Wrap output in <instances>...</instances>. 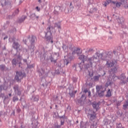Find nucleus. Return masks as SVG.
Listing matches in <instances>:
<instances>
[{
  "instance_id": "f257e3e1",
  "label": "nucleus",
  "mask_w": 128,
  "mask_h": 128,
  "mask_svg": "<svg viewBox=\"0 0 128 128\" xmlns=\"http://www.w3.org/2000/svg\"><path fill=\"white\" fill-rule=\"evenodd\" d=\"M112 58V52H104L100 54L96 52L92 57L88 59V64L86 65L87 68H92V62H96L98 60H106V66L107 68H112V66H116V61L114 60H110Z\"/></svg>"
},
{
  "instance_id": "f03ea898",
  "label": "nucleus",
  "mask_w": 128,
  "mask_h": 128,
  "mask_svg": "<svg viewBox=\"0 0 128 128\" xmlns=\"http://www.w3.org/2000/svg\"><path fill=\"white\" fill-rule=\"evenodd\" d=\"M88 116L90 118V122L92 124V122H93V123L91 124V128H96V126L98 124V122H96L94 120L96 118V113L93 112L92 114H88Z\"/></svg>"
},
{
  "instance_id": "7ed1b4c3",
  "label": "nucleus",
  "mask_w": 128,
  "mask_h": 128,
  "mask_svg": "<svg viewBox=\"0 0 128 128\" xmlns=\"http://www.w3.org/2000/svg\"><path fill=\"white\" fill-rule=\"evenodd\" d=\"M26 76V73L22 72H16V76H15V80L17 82H20L21 80L24 78V77Z\"/></svg>"
},
{
  "instance_id": "20e7f679",
  "label": "nucleus",
  "mask_w": 128,
  "mask_h": 128,
  "mask_svg": "<svg viewBox=\"0 0 128 128\" xmlns=\"http://www.w3.org/2000/svg\"><path fill=\"white\" fill-rule=\"evenodd\" d=\"M96 90L100 96H104V92H106V88L102 87V86H96Z\"/></svg>"
},
{
  "instance_id": "39448f33",
  "label": "nucleus",
  "mask_w": 128,
  "mask_h": 128,
  "mask_svg": "<svg viewBox=\"0 0 128 128\" xmlns=\"http://www.w3.org/2000/svg\"><path fill=\"white\" fill-rule=\"evenodd\" d=\"M114 77L117 78L118 80H120V84H126V76L124 74H121L120 76H115Z\"/></svg>"
},
{
  "instance_id": "423d86ee",
  "label": "nucleus",
  "mask_w": 128,
  "mask_h": 128,
  "mask_svg": "<svg viewBox=\"0 0 128 128\" xmlns=\"http://www.w3.org/2000/svg\"><path fill=\"white\" fill-rule=\"evenodd\" d=\"M46 38L48 42H50L51 44L54 42V41H52V32H49V34H48V35L46 34Z\"/></svg>"
},
{
  "instance_id": "0eeeda50",
  "label": "nucleus",
  "mask_w": 128,
  "mask_h": 128,
  "mask_svg": "<svg viewBox=\"0 0 128 128\" xmlns=\"http://www.w3.org/2000/svg\"><path fill=\"white\" fill-rule=\"evenodd\" d=\"M14 92L18 94V96H20L22 92H20V88H18V86L15 85L14 86Z\"/></svg>"
},
{
  "instance_id": "6e6552de",
  "label": "nucleus",
  "mask_w": 128,
  "mask_h": 128,
  "mask_svg": "<svg viewBox=\"0 0 128 128\" xmlns=\"http://www.w3.org/2000/svg\"><path fill=\"white\" fill-rule=\"evenodd\" d=\"M120 26L122 28H124V30L127 28L126 25V23H124V20L122 18H120Z\"/></svg>"
},
{
  "instance_id": "1a4fd4ad",
  "label": "nucleus",
  "mask_w": 128,
  "mask_h": 128,
  "mask_svg": "<svg viewBox=\"0 0 128 128\" xmlns=\"http://www.w3.org/2000/svg\"><path fill=\"white\" fill-rule=\"evenodd\" d=\"M72 60V56H68V59H65L64 60V64L68 66V64H70Z\"/></svg>"
},
{
  "instance_id": "9d476101",
  "label": "nucleus",
  "mask_w": 128,
  "mask_h": 128,
  "mask_svg": "<svg viewBox=\"0 0 128 128\" xmlns=\"http://www.w3.org/2000/svg\"><path fill=\"white\" fill-rule=\"evenodd\" d=\"M92 106L94 110H96V112L98 111V110L100 109V103L93 102L92 103Z\"/></svg>"
},
{
  "instance_id": "9b49d317",
  "label": "nucleus",
  "mask_w": 128,
  "mask_h": 128,
  "mask_svg": "<svg viewBox=\"0 0 128 128\" xmlns=\"http://www.w3.org/2000/svg\"><path fill=\"white\" fill-rule=\"evenodd\" d=\"M36 36H32V40L30 41L31 44H32L31 48H34V42H36Z\"/></svg>"
},
{
  "instance_id": "f8f14e48",
  "label": "nucleus",
  "mask_w": 128,
  "mask_h": 128,
  "mask_svg": "<svg viewBox=\"0 0 128 128\" xmlns=\"http://www.w3.org/2000/svg\"><path fill=\"white\" fill-rule=\"evenodd\" d=\"M112 4H115L116 8H120V6L122 4V2H112Z\"/></svg>"
},
{
  "instance_id": "ddd939ff",
  "label": "nucleus",
  "mask_w": 128,
  "mask_h": 128,
  "mask_svg": "<svg viewBox=\"0 0 128 128\" xmlns=\"http://www.w3.org/2000/svg\"><path fill=\"white\" fill-rule=\"evenodd\" d=\"M12 48H14L15 50H18L20 48V44L18 42H14L12 44Z\"/></svg>"
},
{
  "instance_id": "4468645a",
  "label": "nucleus",
  "mask_w": 128,
  "mask_h": 128,
  "mask_svg": "<svg viewBox=\"0 0 128 128\" xmlns=\"http://www.w3.org/2000/svg\"><path fill=\"white\" fill-rule=\"evenodd\" d=\"M76 54L78 56H80V54H82V51H80V49L77 48L76 50L73 51L72 52V54Z\"/></svg>"
},
{
  "instance_id": "2eb2a0df",
  "label": "nucleus",
  "mask_w": 128,
  "mask_h": 128,
  "mask_svg": "<svg viewBox=\"0 0 128 128\" xmlns=\"http://www.w3.org/2000/svg\"><path fill=\"white\" fill-rule=\"evenodd\" d=\"M30 18H32L33 20H38L39 16H36V14H32L30 16Z\"/></svg>"
},
{
  "instance_id": "dca6fc26",
  "label": "nucleus",
  "mask_w": 128,
  "mask_h": 128,
  "mask_svg": "<svg viewBox=\"0 0 128 128\" xmlns=\"http://www.w3.org/2000/svg\"><path fill=\"white\" fill-rule=\"evenodd\" d=\"M100 78V75H97L93 77V80L94 82H98Z\"/></svg>"
},
{
  "instance_id": "f3484780",
  "label": "nucleus",
  "mask_w": 128,
  "mask_h": 128,
  "mask_svg": "<svg viewBox=\"0 0 128 128\" xmlns=\"http://www.w3.org/2000/svg\"><path fill=\"white\" fill-rule=\"evenodd\" d=\"M112 2H114V1H112V0H106L105 2H104V6H106L110 4H112Z\"/></svg>"
},
{
  "instance_id": "a211bd4d",
  "label": "nucleus",
  "mask_w": 128,
  "mask_h": 128,
  "mask_svg": "<svg viewBox=\"0 0 128 128\" xmlns=\"http://www.w3.org/2000/svg\"><path fill=\"white\" fill-rule=\"evenodd\" d=\"M128 100H126V102L124 103V104L123 105V108L126 110L128 109Z\"/></svg>"
},
{
  "instance_id": "6ab92c4d",
  "label": "nucleus",
  "mask_w": 128,
  "mask_h": 128,
  "mask_svg": "<svg viewBox=\"0 0 128 128\" xmlns=\"http://www.w3.org/2000/svg\"><path fill=\"white\" fill-rule=\"evenodd\" d=\"M49 60H50L51 62H54V64H56V60H54V57H52V56H50L49 58Z\"/></svg>"
},
{
  "instance_id": "aec40b11",
  "label": "nucleus",
  "mask_w": 128,
  "mask_h": 128,
  "mask_svg": "<svg viewBox=\"0 0 128 128\" xmlns=\"http://www.w3.org/2000/svg\"><path fill=\"white\" fill-rule=\"evenodd\" d=\"M79 60H80L82 62H84V60H86V56L84 55H80L79 56Z\"/></svg>"
},
{
  "instance_id": "412c9836",
  "label": "nucleus",
  "mask_w": 128,
  "mask_h": 128,
  "mask_svg": "<svg viewBox=\"0 0 128 128\" xmlns=\"http://www.w3.org/2000/svg\"><path fill=\"white\" fill-rule=\"evenodd\" d=\"M32 100L34 102H38V100H40V97L38 96H33Z\"/></svg>"
},
{
  "instance_id": "4be33fe9",
  "label": "nucleus",
  "mask_w": 128,
  "mask_h": 128,
  "mask_svg": "<svg viewBox=\"0 0 128 128\" xmlns=\"http://www.w3.org/2000/svg\"><path fill=\"white\" fill-rule=\"evenodd\" d=\"M52 27H51L50 26H49L47 28V32L46 33V36H48V34H50V32H52Z\"/></svg>"
},
{
  "instance_id": "5701e85b",
  "label": "nucleus",
  "mask_w": 128,
  "mask_h": 128,
  "mask_svg": "<svg viewBox=\"0 0 128 128\" xmlns=\"http://www.w3.org/2000/svg\"><path fill=\"white\" fill-rule=\"evenodd\" d=\"M116 128H124L122 127V124L121 123H116Z\"/></svg>"
},
{
  "instance_id": "b1692460",
  "label": "nucleus",
  "mask_w": 128,
  "mask_h": 128,
  "mask_svg": "<svg viewBox=\"0 0 128 128\" xmlns=\"http://www.w3.org/2000/svg\"><path fill=\"white\" fill-rule=\"evenodd\" d=\"M26 18V16H22V18L20 19V22H24Z\"/></svg>"
},
{
  "instance_id": "393cba45",
  "label": "nucleus",
  "mask_w": 128,
  "mask_h": 128,
  "mask_svg": "<svg viewBox=\"0 0 128 128\" xmlns=\"http://www.w3.org/2000/svg\"><path fill=\"white\" fill-rule=\"evenodd\" d=\"M106 96H108V98H110V96H112V92H110V90L109 89L107 92V94H106Z\"/></svg>"
},
{
  "instance_id": "a878e982",
  "label": "nucleus",
  "mask_w": 128,
  "mask_h": 128,
  "mask_svg": "<svg viewBox=\"0 0 128 128\" xmlns=\"http://www.w3.org/2000/svg\"><path fill=\"white\" fill-rule=\"evenodd\" d=\"M112 72L113 74H116L118 72V69H116V66H114V68H112Z\"/></svg>"
},
{
  "instance_id": "bb28decb",
  "label": "nucleus",
  "mask_w": 128,
  "mask_h": 128,
  "mask_svg": "<svg viewBox=\"0 0 128 128\" xmlns=\"http://www.w3.org/2000/svg\"><path fill=\"white\" fill-rule=\"evenodd\" d=\"M18 12H20V10L18 9H16L15 10V11L13 12V16H16V14H18Z\"/></svg>"
},
{
  "instance_id": "cd10ccee",
  "label": "nucleus",
  "mask_w": 128,
  "mask_h": 128,
  "mask_svg": "<svg viewBox=\"0 0 128 128\" xmlns=\"http://www.w3.org/2000/svg\"><path fill=\"white\" fill-rule=\"evenodd\" d=\"M112 81L110 80H108L107 82H106V86H112Z\"/></svg>"
},
{
  "instance_id": "c85d7f7f",
  "label": "nucleus",
  "mask_w": 128,
  "mask_h": 128,
  "mask_svg": "<svg viewBox=\"0 0 128 128\" xmlns=\"http://www.w3.org/2000/svg\"><path fill=\"white\" fill-rule=\"evenodd\" d=\"M12 64H14V66H16L18 62L16 59H13L12 60Z\"/></svg>"
},
{
  "instance_id": "c756f323",
  "label": "nucleus",
  "mask_w": 128,
  "mask_h": 128,
  "mask_svg": "<svg viewBox=\"0 0 128 128\" xmlns=\"http://www.w3.org/2000/svg\"><path fill=\"white\" fill-rule=\"evenodd\" d=\"M18 96H14L13 97V102H18Z\"/></svg>"
},
{
  "instance_id": "7c9ffc66",
  "label": "nucleus",
  "mask_w": 128,
  "mask_h": 128,
  "mask_svg": "<svg viewBox=\"0 0 128 128\" xmlns=\"http://www.w3.org/2000/svg\"><path fill=\"white\" fill-rule=\"evenodd\" d=\"M55 27L58 28H60V24L58 23L55 24Z\"/></svg>"
},
{
  "instance_id": "2f4dec72",
  "label": "nucleus",
  "mask_w": 128,
  "mask_h": 128,
  "mask_svg": "<svg viewBox=\"0 0 128 128\" xmlns=\"http://www.w3.org/2000/svg\"><path fill=\"white\" fill-rule=\"evenodd\" d=\"M64 118H65L64 115L61 116H59L60 122H62V120H64Z\"/></svg>"
},
{
  "instance_id": "473e14b6",
  "label": "nucleus",
  "mask_w": 128,
  "mask_h": 128,
  "mask_svg": "<svg viewBox=\"0 0 128 128\" xmlns=\"http://www.w3.org/2000/svg\"><path fill=\"white\" fill-rule=\"evenodd\" d=\"M0 68L1 70H4V68H6V66L4 65V64H2L0 66Z\"/></svg>"
},
{
  "instance_id": "72a5a7b5",
  "label": "nucleus",
  "mask_w": 128,
  "mask_h": 128,
  "mask_svg": "<svg viewBox=\"0 0 128 128\" xmlns=\"http://www.w3.org/2000/svg\"><path fill=\"white\" fill-rule=\"evenodd\" d=\"M70 96H71V98H74V92H69Z\"/></svg>"
},
{
  "instance_id": "f704fd0d",
  "label": "nucleus",
  "mask_w": 128,
  "mask_h": 128,
  "mask_svg": "<svg viewBox=\"0 0 128 128\" xmlns=\"http://www.w3.org/2000/svg\"><path fill=\"white\" fill-rule=\"evenodd\" d=\"M53 12L54 14H56V16H58V14H60L58 12L56 11V10H54Z\"/></svg>"
},
{
  "instance_id": "c9c22d12",
  "label": "nucleus",
  "mask_w": 128,
  "mask_h": 128,
  "mask_svg": "<svg viewBox=\"0 0 128 128\" xmlns=\"http://www.w3.org/2000/svg\"><path fill=\"white\" fill-rule=\"evenodd\" d=\"M64 120H61V121H60V125L61 126H64Z\"/></svg>"
},
{
  "instance_id": "e433bc0d",
  "label": "nucleus",
  "mask_w": 128,
  "mask_h": 128,
  "mask_svg": "<svg viewBox=\"0 0 128 128\" xmlns=\"http://www.w3.org/2000/svg\"><path fill=\"white\" fill-rule=\"evenodd\" d=\"M22 56H18V60H22Z\"/></svg>"
},
{
  "instance_id": "4c0bfd02",
  "label": "nucleus",
  "mask_w": 128,
  "mask_h": 128,
  "mask_svg": "<svg viewBox=\"0 0 128 128\" xmlns=\"http://www.w3.org/2000/svg\"><path fill=\"white\" fill-rule=\"evenodd\" d=\"M124 8H128V4H124Z\"/></svg>"
},
{
  "instance_id": "58836bf2",
  "label": "nucleus",
  "mask_w": 128,
  "mask_h": 128,
  "mask_svg": "<svg viewBox=\"0 0 128 128\" xmlns=\"http://www.w3.org/2000/svg\"><path fill=\"white\" fill-rule=\"evenodd\" d=\"M120 102H117L116 105L118 106H120Z\"/></svg>"
},
{
  "instance_id": "ea45409f",
  "label": "nucleus",
  "mask_w": 128,
  "mask_h": 128,
  "mask_svg": "<svg viewBox=\"0 0 128 128\" xmlns=\"http://www.w3.org/2000/svg\"><path fill=\"white\" fill-rule=\"evenodd\" d=\"M2 88H4V86H0V92L2 90Z\"/></svg>"
},
{
  "instance_id": "a19ab883",
  "label": "nucleus",
  "mask_w": 128,
  "mask_h": 128,
  "mask_svg": "<svg viewBox=\"0 0 128 128\" xmlns=\"http://www.w3.org/2000/svg\"><path fill=\"white\" fill-rule=\"evenodd\" d=\"M36 10L38 12H40V8H38V6L36 7Z\"/></svg>"
},
{
  "instance_id": "79ce46f5",
  "label": "nucleus",
  "mask_w": 128,
  "mask_h": 128,
  "mask_svg": "<svg viewBox=\"0 0 128 128\" xmlns=\"http://www.w3.org/2000/svg\"><path fill=\"white\" fill-rule=\"evenodd\" d=\"M80 128H86V126H82V124H80Z\"/></svg>"
},
{
  "instance_id": "37998d69",
  "label": "nucleus",
  "mask_w": 128,
  "mask_h": 128,
  "mask_svg": "<svg viewBox=\"0 0 128 128\" xmlns=\"http://www.w3.org/2000/svg\"><path fill=\"white\" fill-rule=\"evenodd\" d=\"M92 52V48H90L88 51V52Z\"/></svg>"
},
{
  "instance_id": "c03bdc74",
  "label": "nucleus",
  "mask_w": 128,
  "mask_h": 128,
  "mask_svg": "<svg viewBox=\"0 0 128 128\" xmlns=\"http://www.w3.org/2000/svg\"><path fill=\"white\" fill-rule=\"evenodd\" d=\"M88 96H90V94H92V93L90 92H88Z\"/></svg>"
},
{
  "instance_id": "a18cd8bd",
  "label": "nucleus",
  "mask_w": 128,
  "mask_h": 128,
  "mask_svg": "<svg viewBox=\"0 0 128 128\" xmlns=\"http://www.w3.org/2000/svg\"><path fill=\"white\" fill-rule=\"evenodd\" d=\"M23 60H24V62H28V60H26V59H24Z\"/></svg>"
},
{
  "instance_id": "49530a36",
  "label": "nucleus",
  "mask_w": 128,
  "mask_h": 128,
  "mask_svg": "<svg viewBox=\"0 0 128 128\" xmlns=\"http://www.w3.org/2000/svg\"><path fill=\"white\" fill-rule=\"evenodd\" d=\"M18 64H19V66H20V64H22V62H18Z\"/></svg>"
},
{
  "instance_id": "de8ad7c7",
  "label": "nucleus",
  "mask_w": 128,
  "mask_h": 128,
  "mask_svg": "<svg viewBox=\"0 0 128 128\" xmlns=\"http://www.w3.org/2000/svg\"><path fill=\"white\" fill-rule=\"evenodd\" d=\"M8 36H6L4 38V40H6V38H8Z\"/></svg>"
},
{
  "instance_id": "09e8293b",
  "label": "nucleus",
  "mask_w": 128,
  "mask_h": 128,
  "mask_svg": "<svg viewBox=\"0 0 128 128\" xmlns=\"http://www.w3.org/2000/svg\"><path fill=\"white\" fill-rule=\"evenodd\" d=\"M113 54H116V52L114 50L113 51Z\"/></svg>"
},
{
  "instance_id": "8fccbe9b",
  "label": "nucleus",
  "mask_w": 128,
  "mask_h": 128,
  "mask_svg": "<svg viewBox=\"0 0 128 128\" xmlns=\"http://www.w3.org/2000/svg\"><path fill=\"white\" fill-rule=\"evenodd\" d=\"M84 98V94H82L81 98Z\"/></svg>"
},
{
  "instance_id": "3c124183",
  "label": "nucleus",
  "mask_w": 128,
  "mask_h": 128,
  "mask_svg": "<svg viewBox=\"0 0 128 128\" xmlns=\"http://www.w3.org/2000/svg\"><path fill=\"white\" fill-rule=\"evenodd\" d=\"M87 92H88V90H84V92L86 93Z\"/></svg>"
},
{
  "instance_id": "603ef678",
  "label": "nucleus",
  "mask_w": 128,
  "mask_h": 128,
  "mask_svg": "<svg viewBox=\"0 0 128 128\" xmlns=\"http://www.w3.org/2000/svg\"><path fill=\"white\" fill-rule=\"evenodd\" d=\"M89 86H92V83H89Z\"/></svg>"
},
{
  "instance_id": "864d4df0",
  "label": "nucleus",
  "mask_w": 128,
  "mask_h": 128,
  "mask_svg": "<svg viewBox=\"0 0 128 128\" xmlns=\"http://www.w3.org/2000/svg\"><path fill=\"white\" fill-rule=\"evenodd\" d=\"M126 82H128V78H126Z\"/></svg>"
},
{
  "instance_id": "5fc2aeb1",
  "label": "nucleus",
  "mask_w": 128,
  "mask_h": 128,
  "mask_svg": "<svg viewBox=\"0 0 128 128\" xmlns=\"http://www.w3.org/2000/svg\"><path fill=\"white\" fill-rule=\"evenodd\" d=\"M10 96H12V93L9 94Z\"/></svg>"
},
{
  "instance_id": "6e6d98bb",
  "label": "nucleus",
  "mask_w": 128,
  "mask_h": 128,
  "mask_svg": "<svg viewBox=\"0 0 128 128\" xmlns=\"http://www.w3.org/2000/svg\"><path fill=\"white\" fill-rule=\"evenodd\" d=\"M122 2H124V0H120Z\"/></svg>"
},
{
  "instance_id": "4d7b16f0",
  "label": "nucleus",
  "mask_w": 128,
  "mask_h": 128,
  "mask_svg": "<svg viewBox=\"0 0 128 128\" xmlns=\"http://www.w3.org/2000/svg\"><path fill=\"white\" fill-rule=\"evenodd\" d=\"M40 0H38V2H40Z\"/></svg>"
},
{
  "instance_id": "13d9d810",
  "label": "nucleus",
  "mask_w": 128,
  "mask_h": 128,
  "mask_svg": "<svg viewBox=\"0 0 128 128\" xmlns=\"http://www.w3.org/2000/svg\"><path fill=\"white\" fill-rule=\"evenodd\" d=\"M74 94H76V90L75 91Z\"/></svg>"
},
{
  "instance_id": "bf43d9fd",
  "label": "nucleus",
  "mask_w": 128,
  "mask_h": 128,
  "mask_svg": "<svg viewBox=\"0 0 128 128\" xmlns=\"http://www.w3.org/2000/svg\"><path fill=\"white\" fill-rule=\"evenodd\" d=\"M7 88H6V89H4V88H3V90H6Z\"/></svg>"
},
{
  "instance_id": "052dcab7",
  "label": "nucleus",
  "mask_w": 128,
  "mask_h": 128,
  "mask_svg": "<svg viewBox=\"0 0 128 128\" xmlns=\"http://www.w3.org/2000/svg\"><path fill=\"white\" fill-rule=\"evenodd\" d=\"M44 60H46V56L44 57Z\"/></svg>"
},
{
  "instance_id": "680f3d73",
  "label": "nucleus",
  "mask_w": 128,
  "mask_h": 128,
  "mask_svg": "<svg viewBox=\"0 0 128 128\" xmlns=\"http://www.w3.org/2000/svg\"><path fill=\"white\" fill-rule=\"evenodd\" d=\"M110 34H112V32H110Z\"/></svg>"
},
{
  "instance_id": "e2e57ef3",
  "label": "nucleus",
  "mask_w": 128,
  "mask_h": 128,
  "mask_svg": "<svg viewBox=\"0 0 128 128\" xmlns=\"http://www.w3.org/2000/svg\"><path fill=\"white\" fill-rule=\"evenodd\" d=\"M25 44H26V42H25Z\"/></svg>"
},
{
  "instance_id": "0e129e2a",
  "label": "nucleus",
  "mask_w": 128,
  "mask_h": 128,
  "mask_svg": "<svg viewBox=\"0 0 128 128\" xmlns=\"http://www.w3.org/2000/svg\"><path fill=\"white\" fill-rule=\"evenodd\" d=\"M88 124V122H86V124Z\"/></svg>"
},
{
  "instance_id": "69168bd1",
  "label": "nucleus",
  "mask_w": 128,
  "mask_h": 128,
  "mask_svg": "<svg viewBox=\"0 0 128 128\" xmlns=\"http://www.w3.org/2000/svg\"><path fill=\"white\" fill-rule=\"evenodd\" d=\"M14 128H16V127L15 126Z\"/></svg>"
},
{
  "instance_id": "338daca9",
  "label": "nucleus",
  "mask_w": 128,
  "mask_h": 128,
  "mask_svg": "<svg viewBox=\"0 0 128 128\" xmlns=\"http://www.w3.org/2000/svg\"><path fill=\"white\" fill-rule=\"evenodd\" d=\"M104 74H106V73H104Z\"/></svg>"
},
{
  "instance_id": "774afa93",
  "label": "nucleus",
  "mask_w": 128,
  "mask_h": 128,
  "mask_svg": "<svg viewBox=\"0 0 128 128\" xmlns=\"http://www.w3.org/2000/svg\"><path fill=\"white\" fill-rule=\"evenodd\" d=\"M56 107H57L56 105Z\"/></svg>"
}]
</instances>
